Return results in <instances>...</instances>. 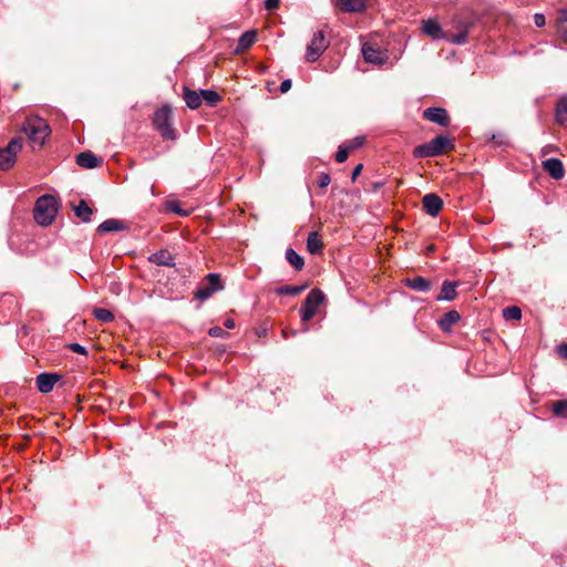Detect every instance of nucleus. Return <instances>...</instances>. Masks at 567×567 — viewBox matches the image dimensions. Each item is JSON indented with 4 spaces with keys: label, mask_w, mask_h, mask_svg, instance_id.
Masks as SVG:
<instances>
[{
    "label": "nucleus",
    "mask_w": 567,
    "mask_h": 567,
    "mask_svg": "<svg viewBox=\"0 0 567 567\" xmlns=\"http://www.w3.org/2000/svg\"><path fill=\"white\" fill-rule=\"evenodd\" d=\"M350 147H348V145H341L339 146V150L336 154V161L338 163H343L347 161L348 156H349V153H350Z\"/></svg>",
    "instance_id": "f704fd0d"
},
{
    "label": "nucleus",
    "mask_w": 567,
    "mask_h": 567,
    "mask_svg": "<svg viewBox=\"0 0 567 567\" xmlns=\"http://www.w3.org/2000/svg\"><path fill=\"white\" fill-rule=\"evenodd\" d=\"M452 150H454L453 140L444 135H439L424 144L415 146L413 156L415 158L436 157Z\"/></svg>",
    "instance_id": "f257e3e1"
},
{
    "label": "nucleus",
    "mask_w": 567,
    "mask_h": 567,
    "mask_svg": "<svg viewBox=\"0 0 567 567\" xmlns=\"http://www.w3.org/2000/svg\"><path fill=\"white\" fill-rule=\"evenodd\" d=\"M291 80L287 79V80H284L280 84V92L281 93H287L290 89H291Z\"/></svg>",
    "instance_id": "c03bdc74"
},
{
    "label": "nucleus",
    "mask_w": 567,
    "mask_h": 567,
    "mask_svg": "<svg viewBox=\"0 0 567 567\" xmlns=\"http://www.w3.org/2000/svg\"><path fill=\"white\" fill-rule=\"evenodd\" d=\"M543 168L554 179H561L565 176L563 162L558 158H548L544 161Z\"/></svg>",
    "instance_id": "4468645a"
},
{
    "label": "nucleus",
    "mask_w": 567,
    "mask_h": 567,
    "mask_svg": "<svg viewBox=\"0 0 567 567\" xmlns=\"http://www.w3.org/2000/svg\"><path fill=\"white\" fill-rule=\"evenodd\" d=\"M468 27H470L468 23L462 22L460 25V28L462 30L455 34L446 33V37L444 40H447L449 42H451L453 44H458V45L465 44L467 42V37H468Z\"/></svg>",
    "instance_id": "aec40b11"
},
{
    "label": "nucleus",
    "mask_w": 567,
    "mask_h": 567,
    "mask_svg": "<svg viewBox=\"0 0 567 567\" xmlns=\"http://www.w3.org/2000/svg\"><path fill=\"white\" fill-rule=\"evenodd\" d=\"M456 286H457L456 282L445 280L442 285L441 293L436 297V300H439V301L454 300L457 296Z\"/></svg>",
    "instance_id": "6ab92c4d"
},
{
    "label": "nucleus",
    "mask_w": 567,
    "mask_h": 567,
    "mask_svg": "<svg viewBox=\"0 0 567 567\" xmlns=\"http://www.w3.org/2000/svg\"><path fill=\"white\" fill-rule=\"evenodd\" d=\"M153 124L164 140H175L176 133L172 126V109L167 105L159 107L153 117Z\"/></svg>",
    "instance_id": "20e7f679"
},
{
    "label": "nucleus",
    "mask_w": 567,
    "mask_h": 567,
    "mask_svg": "<svg viewBox=\"0 0 567 567\" xmlns=\"http://www.w3.org/2000/svg\"><path fill=\"white\" fill-rule=\"evenodd\" d=\"M23 138L20 136L13 137L6 147L0 148V169H10L17 159V155L22 151Z\"/></svg>",
    "instance_id": "39448f33"
},
{
    "label": "nucleus",
    "mask_w": 567,
    "mask_h": 567,
    "mask_svg": "<svg viewBox=\"0 0 567 567\" xmlns=\"http://www.w3.org/2000/svg\"><path fill=\"white\" fill-rule=\"evenodd\" d=\"M123 229H125V225L117 219H106L97 227V231L102 234L120 231Z\"/></svg>",
    "instance_id": "b1692460"
},
{
    "label": "nucleus",
    "mask_w": 567,
    "mask_h": 567,
    "mask_svg": "<svg viewBox=\"0 0 567 567\" xmlns=\"http://www.w3.org/2000/svg\"><path fill=\"white\" fill-rule=\"evenodd\" d=\"M404 285L415 291L422 292H427L432 287L431 281L421 276L406 278Z\"/></svg>",
    "instance_id": "a211bd4d"
},
{
    "label": "nucleus",
    "mask_w": 567,
    "mask_h": 567,
    "mask_svg": "<svg viewBox=\"0 0 567 567\" xmlns=\"http://www.w3.org/2000/svg\"><path fill=\"white\" fill-rule=\"evenodd\" d=\"M534 23L538 27V28H542L546 24V18L544 14L542 13H536L534 16Z\"/></svg>",
    "instance_id": "79ce46f5"
},
{
    "label": "nucleus",
    "mask_w": 567,
    "mask_h": 567,
    "mask_svg": "<svg viewBox=\"0 0 567 567\" xmlns=\"http://www.w3.org/2000/svg\"><path fill=\"white\" fill-rule=\"evenodd\" d=\"M200 97L209 106H215L221 100L219 93L214 90H200Z\"/></svg>",
    "instance_id": "c85d7f7f"
},
{
    "label": "nucleus",
    "mask_w": 567,
    "mask_h": 567,
    "mask_svg": "<svg viewBox=\"0 0 567 567\" xmlns=\"http://www.w3.org/2000/svg\"><path fill=\"white\" fill-rule=\"evenodd\" d=\"M338 7L343 12H361L365 9V0H338Z\"/></svg>",
    "instance_id": "f3484780"
},
{
    "label": "nucleus",
    "mask_w": 567,
    "mask_h": 567,
    "mask_svg": "<svg viewBox=\"0 0 567 567\" xmlns=\"http://www.w3.org/2000/svg\"><path fill=\"white\" fill-rule=\"evenodd\" d=\"M331 182V178L329 176V174L327 173H321L319 178H318V185L319 187L321 188H326Z\"/></svg>",
    "instance_id": "4c0bfd02"
},
{
    "label": "nucleus",
    "mask_w": 567,
    "mask_h": 567,
    "mask_svg": "<svg viewBox=\"0 0 567 567\" xmlns=\"http://www.w3.org/2000/svg\"><path fill=\"white\" fill-rule=\"evenodd\" d=\"M423 117L444 127L450 124V116L443 107H427L423 111Z\"/></svg>",
    "instance_id": "9d476101"
},
{
    "label": "nucleus",
    "mask_w": 567,
    "mask_h": 567,
    "mask_svg": "<svg viewBox=\"0 0 567 567\" xmlns=\"http://www.w3.org/2000/svg\"><path fill=\"white\" fill-rule=\"evenodd\" d=\"M424 210L431 216H437L443 207V200L436 194H426L422 199Z\"/></svg>",
    "instance_id": "ddd939ff"
},
{
    "label": "nucleus",
    "mask_w": 567,
    "mask_h": 567,
    "mask_svg": "<svg viewBox=\"0 0 567 567\" xmlns=\"http://www.w3.org/2000/svg\"><path fill=\"white\" fill-rule=\"evenodd\" d=\"M93 315L95 319H97L101 322L107 323L114 320L113 313L104 308H95L93 310Z\"/></svg>",
    "instance_id": "7c9ffc66"
},
{
    "label": "nucleus",
    "mask_w": 567,
    "mask_h": 567,
    "mask_svg": "<svg viewBox=\"0 0 567 567\" xmlns=\"http://www.w3.org/2000/svg\"><path fill=\"white\" fill-rule=\"evenodd\" d=\"M553 412L560 417H567V400H560L554 403Z\"/></svg>",
    "instance_id": "72a5a7b5"
},
{
    "label": "nucleus",
    "mask_w": 567,
    "mask_h": 567,
    "mask_svg": "<svg viewBox=\"0 0 567 567\" xmlns=\"http://www.w3.org/2000/svg\"><path fill=\"white\" fill-rule=\"evenodd\" d=\"M361 51L363 59L368 63L383 64L388 60L385 52L368 42L362 45Z\"/></svg>",
    "instance_id": "1a4fd4ad"
},
{
    "label": "nucleus",
    "mask_w": 567,
    "mask_h": 567,
    "mask_svg": "<svg viewBox=\"0 0 567 567\" xmlns=\"http://www.w3.org/2000/svg\"><path fill=\"white\" fill-rule=\"evenodd\" d=\"M324 301V293L320 289H312L305 302L302 303L299 313L300 318L303 322H308L310 319L315 317L318 311L319 306Z\"/></svg>",
    "instance_id": "423d86ee"
},
{
    "label": "nucleus",
    "mask_w": 567,
    "mask_h": 567,
    "mask_svg": "<svg viewBox=\"0 0 567 567\" xmlns=\"http://www.w3.org/2000/svg\"><path fill=\"white\" fill-rule=\"evenodd\" d=\"M280 0H265V8L269 11L278 9Z\"/></svg>",
    "instance_id": "a19ab883"
},
{
    "label": "nucleus",
    "mask_w": 567,
    "mask_h": 567,
    "mask_svg": "<svg viewBox=\"0 0 567 567\" xmlns=\"http://www.w3.org/2000/svg\"><path fill=\"white\" fill-rule=\"evenodd\" d=\"M208 334L214 338H223L227 336V332L220 327H213L208 330Z\"/></svg>",
    "instance_id": "c9c22d12"
},
{
    "label": "nucleus",
    "mask_w": 567,
    "mask_h": 567,
    "mask_svg": "<svg viewBox=\"0 0 567 567\" xmlns=\"http://www.w3.org/2000/svg\"><path fill=\"white\" fill-rule=\"evenodd\" d=\"M207 284L202 286L195 292V297L202 301L207 300L213 296L214 292L223 288L220 284V277L217 274H208L206 276Z\"/></svg>",
    "instance_id": "6e6552de"
},
{
    "label": "nucleus",
    "mask_w": 567,
    "mask_h": 567,
    "mask_svg": "<svg viewBox=\"0 0 567 567\" xmlns=\"http://www.w3.org/2000/svg\"><path fill=\"white\" fill-rule=\"evenodd\" d=\"M59 209L58 199L52 195L40 196L34 205L33 217L41 226H48L54 220Z\"/></svg>",
    "instance_id": "7ed1b4c3"
},
{
    "label": "nucleus",
    "mask_w": 567,
    "mask_h": 567,
    "mask_svg": "<svg viewBox=\"0 0 567 567\" xmlns=\"http://www.w3.org/2000/svg\"><path fill=\"white\" fill-rule=\"evenodd\" d=\"M289 336H296V331L287 332L286 330H282V337L287 339Z\"/></svg>",
    "instance_id": "09e8293b"
},
{
    "label": "nucleus",
    "mask_w": 567,
    "mask_h": 567,
    "mask_svg": "<svg viewBox=\"0 0 567 567\" xmlns=\"http://www.w3.org/2000/svg\"><path fill=\"white\" fill-rule=\"evenodd\" d=\"M323 248L322 240L317 231H311L307 238V249L310 254H320Z\"/></svg>",
    "instance_id": "4be33fe9"
},
{
    "label": "nucleus",
    "mask_w": 567,
    "mask_h": 567,
    "mask_svg": "<svg viewBox=\"0 0 567 567\" xmlns=\"http://www.w3.org/2000/svg\"><path fill=\"white\" fill-rule=\"evenodd\" d=\"M60 379L58 373H41L35 379L37 388L41 393H50Z\"/></svg>",
    "instance_id": "9b49d317"
},
{
    "label": "nucleus",
    "mask_w": 567,
    "mask_h": 567,
    "mask_svg": "<svg viewBox=\"0 0 567 567\" xmlns=\"http://www.w3.org/2000/svg\"><path fill=\"white\" fill-rule=\"evenodd\" d=\"M505 320H519L522 318V310L517 306H511L503 310Z\"/></svg>",
    "instance_id": "2f4dec72"
},
{
    "label": "nucleus",
    "mask_w": 567,
    "mask_h": 567,
    "mask_svg": "<svg viewBox=\"0 0 567 567\" xmlns=\"http://www.w3.org/2000/svg\"><path fill=\"white\" fill-rule=\"evenodd\" d=\"M555 118L559 125H567V96L561 97L558 101L556 105Z\"/></svg>",
    "instance_id": "a878e982"
},
{
    "label": "nucleus",
    "mask_w": 567,
    "mask_h": 567,
    "mask_svg": "<svg viewBox=\"0 0 567 567\" xmlns=\"http://www.w3.org/2000/svg\"><path fill=\"white\" fill-rule=\"evenodd\" d=\"M183 99L186 105L192 110L198 109L202 104L200 91L197 92L188 87H184Z\"/></svg>",
    "instance_id": "412c9836"
},
{
    "label": "nucleus",
    "mask_w": 567,
    "mask_h": 567,
    "mask_svg": "<svg viewBox=\"0 0 567 567\" xmlns=\"http://www.w3.org/2000/svg\"><path fill=\"white\" fill-rule=\"evenodd\" d=\"M69 348L73 352L79 353V354H86L87 353L86 349L83 346H81L80 343H71L69 346Z\"/></svg>",
    "instance_id": "ea45409f"
},
{
    "label": "nucleus",
    "mask_w": 567,
    "mask_h": 567,
    "mask_svg": "<svg viewBox=\"0 0 567 567\" xmlns=\"http://www.w3.org/2000/svg\"><path fill=\"white\" fill-rule=\"evenodd\" d=\"M364 143V137L363 136H357L354 137L350 144L348 145V147H350V150H354V148H358L360 146H362Z\"/></svg>",
    "instance_id": "58836bf2"
},
{
    "label": "nucleus",
    "mask_w": 567,
    "mask_h": 567,
    "mask_svg": "<svg viewBox=\"0 0 567 567\" xmlns=\"http://www.w3.org/2000/svg\"><path fill=\"white\" fill-rule=\"evenodd\" d=\"M168 209L172 212H175L176 214L181 216H186L188 213L179 207V204L177 202H171L168 203Z\"/></svg>",
    "instance_id": "e433bc0d"
},
{
    "label": "nucleus",
    "mask_w": 567,
    "mask_h": 567,
    "mask_svg": "<svg viewBox=\"0 0 567 567\" xmlns=\"http://www.w3.org/2000/svg\"><path fill=\"white\" fill-rule=\"evenodd\" d=\"M422 31L433 40L445 39L446 32L442 30L441 24L435 19H427L422 22Z\"/></svg>",
    "instance_id": "f8f14e48"
},
{
    "label": "nucleus",
    "mask_w": 567,
    "mask_h": 567,
    "mask_svg": "<svg viewBox=\"0 0 567 567\" xmlns=\"http://www.w3.org/2000/svg\"><path fill=\"white\" fill-rule=\"evenodd\" d=\"M75 163L83 168H95L102 164V158L86 151L76 155Z\"/></svg>",
    "instance_id": "2eb2a0df"
},
{
    "label": "nucleus",
    "mask_w": 567,
    "mask_h": 567,
    "mask_svg": "<svg viewBox=\"0 0 567 567\" xmlns=\"http://www.w3.org/2000/svg\"><path fill=\"white\" fill-rule=\"evenodd\" d=\"M363 168L362 164L357 165L352 171V181H354L360 174Z\"/></svg>",
    "instance_id": "a18cd8bd"
},
{
    "label": "nucleus",
    "mask_w": 567,
    "mask_h": 567,
    "mask_svg": "<svg viewBox=\"0 0 567 567\" xmlns=\"http://www.w3.org/2000/svg\"><path fill=\"white\" fill-rule=\"evenodd\" d=\"M224 326L227 328V329H234L235 328V321L230 318L226 319L224 321Z\"/></svg>",
    "instance_id": "de8ad7c7"
},
{
    "label": "nucleus",
    "mask_w": 567,
    "mask_h": 567,
    "mask_svg": "<svg viewBox=\"0 0 567 567\" xmlns=\"http://www.w3.org/2000/svg\"><path fill=\"white\" fill-rule=\"evenodd\" d=\"M21 131L28 136L33 147H42L51 132L47 121L38 116L28 117Z\"/></svg>",
    "instance_id": "f03ea898"
},
{
    "label": "nucleus",
    "mask_w": 567,
    "mask_h": 567,
    "mask_svg": "<svg viewBox=\"0 0 567 567\" xmlns=\"http://www.w3.org/2000/svg\"><path fill=\"white\" fill-rule=\"evenodd\" d=\"M558 353L561 358L567 359V343H563L558 347Z\"/></svg>",
    "instance_id": "49530a36"
},
{
    "label": "nucleus",
    "mask_w": 567,
    "mask_h": 567,
    "mask_svg": "<svg viewBox=\"0 0 567 567\" xmlns=\"http://www.w3.org/2000/svg\"><path fill=\"white\" fill-rule=\"evenodd\" d=\"M460 313L456 310H451L443 315L439 321V324L442 330L449 331L454 323L460 321Z\"/></svg>",
    "instance_id": "5701e85b"
},
{
    "label": "nucleus",
    "mask_w": 567,
    "mask_h": 567,
    "mask_svg": "<svg viewBox=\"0 0 567 567\" xmlns=\"http://www.w3.org/2000/svg\"><path fill=\"white\" fill-rule=\"evenodd\" d=\"M256 41V32L254 30L246 31L238 40L237 52L249 49Z\"/></svg>",
    "instance_id": "bb28decb"
},
{
    "label": "nucleus",
    "mask_w": 567,
    "mask_h": 567,
    "mask_svg": "<svg viewBox=\"0 0 567 567\" xmlns=\"http://www.w3.org/2000/svg\"><path fill=\"white\" fill-rule=\"evenodd\" d=\"M306 289V286H282L276 289L278 295L297 296Z\"/></svg>",
    "instance_id": "c756f323"
},
{
    "label": "nucleus",
    "mask_w": 567,
    "mask_h": 567,
    "mask_svg": "<svg viewBox=\"0 0 567 567\" xmlns=\"http://www.w3.org/2000/svg\"><path fill=\"white\" fill-rule=\"evenodd\" d=\"M557 31L565 42H567V10L561 13L557 21Z\"/></svg>",
    "instance_id": "473e14b6"
},
{
    "label": "nucleus",
    "mask_w": 567,
    "mask_h": 567,
    "mask_svg": "<svg viewBox=\"0 0 567 567\" xmlns=\"http://www.w3.org/2000/svg\"><path fill=\"white\" fill-rule=\"evenodd\" d=\"M328 47L329 41L326 39L324 32L322 30L315 32L310 43L307 45L306 60L308 62H316Z\"/></svg>",
    "instance_id": "0eeeda50"
},
{
    "label": "nucleus",
    "mask_w": 567,
    "mask_h": 567,
    "mask_svg": "<svg viewBox=\"0 0 567 567\" xmlns=\"http://www.w3.org/2000/svg\"><path fill=\"white\" fill-rule=\"evenodd\" d=\"M286 259L296 270H301L305 266L303 258L292 248L286 250Z\"/></svg>",
    "instance_id": "cd10ccee"
},
{
    "label": "nucleus",
    "mask_w": 567,
    "mask_h": 567,
    "mask_svg": "<svg viewBox=\"0 0 567 567\" xmlns=\"http://www.w3.org/2000/svg\"><path fill=\"white\" fill-rule=\"evenodd\" d=\"M492 141H494L498 145H503L506 143V136L503 133L494 134L492 136Z\"/></svg>",
    "instance_id": "37998d69"
},
{
    "label": "nucleus",
    "mask_w": 567,
    "mask_h": 567,
    "mask_svg": "<svg viewBox=\"0 0 567 567\" xmlns=\"http://www.w3.org/2000/svg\"><path fill=\"white\" fill-rule=\"evenodd\" d=\"M74 213L78 218H80L84 223H89L91 220V216L93 210L84 199H81L79 205L74 206Z\"/></svg>",
    "instance_id": "393cba45"
},
{
    "label": "nucleus",
    "mask_w": 567,
    "mask_h": 567,
    "mask_svg": "<svg viewBox=\"0 0 567 567\" xmlns=\"http://www.w3.org/2000/svg\"><path fill=\"white\" fill-rule=\"evenodd\" d=\"M148 260L157 266H166V267L175 266V258L167 250H159L155 254H152L150 256Z\"/></svg>",
    "instance_id": "dca6fc26"
}]
</instances>
